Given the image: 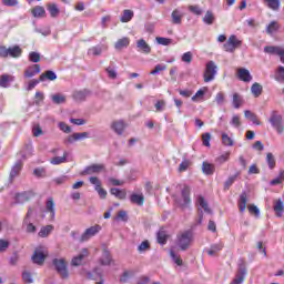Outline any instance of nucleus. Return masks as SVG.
Wrapping results in <instances>:
<instances>
[{
    "label": "nucleus",
    "instance_id": "f257e3e1",
    "mask_svg": "<svg viewBox=\"0 0 284 284\" xmlns=\"http://www.w3.org/2000/svg\"><path fill=\"white\" fill-rule=\"evenodd\" d=\"M191 192L192 189L190 187V185L184 184L180 195H174L173 205L182 211L187 210L190 205H192Z\"/></svg>",
    "mask_w": 284,
    "mask_h": 284
},
{
    "label": "nucleus",
    "instance_id": "f03ea898",
    "mask_svg": "<svg viewBox=\"0 0 284 284\" xmlns=\"http://www.w3.org/2000/svg\"><path fill=\"white\" fill-rule=\"evenodd\" d=\"M51 263L53 270L62 281H68V278H70V266L68 265L65 257H54Z\"/></svg>",
    "mask_w": 284,
    "mask_h": 284
},
{
    "label": "nucleus",
    "instance_id": "7ed1b4c3",
    "mask_svg": "<svg viewBox=\"0 0 284 284\" xmlns=\"http://www.w3.org/2000/svg\"><path fill=\"white\" fill-rule=\"evenodd\" d=\"M245 276H247V266L245 265V261L240 258L237 262V273L230 284H243L245 283Z\"/></svg>",
    "mask_w": 284,
    "mask_h": 284
},
{
    "label": "nucleus",
    "instance_id": "20e7f679",
    "mask_svg": "<svg viewBox=\"0 0 284 284\" xmlns=\"http://www.w3.org/2000/svg\"><path fill=\"white\" fill-rule=\"evenodd\" d=\"M242 45H243V41L240 40L236 36L232 34L223 44V50L224 52L234 53L236 52L237 48H241Z\"/></svg>",
    "mask_w": 284,
    "mask_h": 284
},
{
    "label": "nucleus",
    "instance_id": "39448f33",
    "mask_svg": "<svg viewBox=\"0 0 284 284\" xmlns=\"http://www.w3.org/2000/svg\"><path fill=\"white\" fill-rule=\"evenodd\" d=\"M268 121L272 128L276 130L277 134H283L284 132L283 115L278 114L277 111H272Z\"/></svg>",
    "mask_w": 284,
    "mask_h": 284
},
{
    "label": "nucleus",
    "instance_id": "423d86ee",
    "mask_svg": "<svg viewBox=\"0 0 284 284\" xmlns=\"http://www.w3.org/2000/svg\"><path fill=\"white\" fill-rule=\"evenodd\" d=\"M103 227L99 224L88 227L79 239V243H85L90 241V239H94L99 232H101Z\"/></svg>",
    "mask_w": 284,
    "mask_h": 284
},
{
    "label": "nucleus",
    "instance_id": "0eeeda50",
    "mask_svg": "<svg viewBox=\"0 0 284 284\" xmlns=\"http://www.w3.org/2000/svg\"><path fill=\"white\" fill-rule=\"evenodd\" d=\"M216 70H219L216 62L211 60L206 63V68L204 71V83H210V81H214V77H216Z\"/></svg>",
    "mask_w": 284,
    "mask_h": 284
},
{
    "label": "nucleus",
    "instance_id": "6e6552de",
    "mask_svg": "<svg viewBox=\"0 0 284 284\" xmlns=\"http://www.w3.org/2000/svg\"><path fill=\"white\" fill-rule=\"evenodd\" d=\"M192 244V232L186 231L180 235H178V245L181 250H187Z\"/></svg>",
    "mask_w": 284,
    "mask_h": 284
},
{
    "label": "nucleus",
    "instance_id": "1a4fd4ad",
    "mask_svg": "<svg viewBox=\"0 0 284 284\" xmlns=\"http://www.w3.org/2000/svg\"><path fill=\"white\" fill-rule=\"evenodd\" d=\"M105 172V164H91L84 169L82 174H101Z\"/></svg>",
    "mask_w": 284,
    "mask_h": 284
},
{
    "label": "nucleus",
    "instance_id": "9d476101",
    "mask_svg": "<svg viewBox=\"0 0 284 284\" xmlns=\"http://www.w3.org/2000/svg\"><path fill=\"white\" fill-rule=\"evenodd\" d=\"M45 258H48V254L39 250H36L31 256V261L34 265H43V263H45Z\"/></svg>",
    "mask_w": 284,
    "mask_h": 284
},
{
    "label": "nucleus",
    "instance_id": "9b49d317",
    "mask_svg": "<svg viewBox=\"0 0 284 284\" xmlns=\"http://www.w3.org/2000/svg\"><path fill=\"white\" fill-rule=\"evenodd\" d=\"M41 73V64H32L24 70V79H32Z\"/></svg>",
    "mask_w": 284,
    "mask_h": 284
},
{
    "label": "nucleus",
    "instance_id": "f8f14e48",
    "mask_svg": "<svg viewBox=\"0 0 284 284\" xmlns=\"http://www.w3.org/2000/svg\"><path fill=\"white\" fill-rule=\"evenodd\" d=\"M32 196H34V193L32 191H24L22 193H17L14 195V201L16 203H28V201H30Z\"/></svg>",
    "mask_w": 284,
    "mask_h": 284
},
{
    "label": "nucleus",
    "instance_id": "ddd939ff",
    "mask_svg": "<svg viewBox=\"0 0 284 284\" xmlns=\"http://www.w3.org/2000/svg\"><path fill=\"white\" fill-rule=\"evenodd\" d=\"M237 79L240 81H243L244 83H250L252 81V73H250V70L245 68L237 69Z\"/></svg>",
    "mask_w": 284,
    "mask_h": 284
},
{
    "label": "nucleus",
    "instance_id": "4468645a",
    "mask_svg": "<svg viewBox=\"0 0 284 284\" xmlns=\"http://www.w3.org/2000/svg\"><path fill=\"white\" fill-rule=\"evenodd\" d=\"M32 17L34 19H45L48 17V13L45 12V8L41 6H36L30 10Z\"/></svg>",
    "mask_w": 284,
    "mask_h": 284
},
{
    "label": "nucleus",
    "instance_id": "2eb2a0df",
    "mask_svg": "<svg viewBox=\"0 0 284 284\" xmlns=\"http://www.w3.org/2000/svg\"><path fill=\"white\" fill-rule=\"evenodd\" d=\"M264 52L266 54H275L276 57H283L284 48L276 47V45H266V47H264Z\"/></svg>",
    "mask_w": 284,
    "mask_h": 284
},
{
    "label": "nucleus",
    "instance_id": "dca6fc26",
    "mask_svg": "<svg viewBox=\"0 0 284 284\" xmlns=\"http://www.w3.org/2000/svg\"><path fill=\"white\" fill-rule=\"evenodd\" d=\"M136 48L139 52H143V54H150V52H152V48L144 39L138 40Z\"/></svg>",
    "mask_w": 284,
    "mask_h": 284
},
{
    "label": "nucleus",
    "instance_id": "f3484780",
    "mask_svg": "<svg viewBox=\"0 0 284 284\" xmlns=\"http://www.w3.org/2000/svg\"><path fill=\"white\" fill-rule=\"evenodd\" d=\"M111 129L114 131L115 134H123V131L125 130V122L123 120L114 121L111 124Z\"/></svg>",
    "mask_w": 284,
    "mask_h": 284
},
{
    "label": "nucleus",
    "instance_id": "a211bd4d",
    "mask_svg": "<svg viewBox=\"0 0 284 284\" xmlns=\"http://www.w3.org/2000/svg\"><path fill=\"white\" fill-rule=\"evenodd\" d=\"M47 10L51 17V19H57L59 14H61V10L59 9V6L54 2L47 4Z\"/></svg>",
    "mask_w": 284,
    "mask_h": 284
},
{
    "label": "nucleus",
    "instance_id": "6ab92c4d",
    "mask_svg": "<svg viewBox=\"0 0 284 284\" xmlns=\"http://www.w3.org/2000/svg\"><path fill=\"white\" fill-rule=\"evenodd\" d=\"M52 232H54V225L49 224L45 226H42L38 233V236L40 239H48V236H50V234H52Z\"/></svg>",
    "mask_w": 284,
    "mask_h": 284
},
{
    "label": "nucleus",
    "instance_id": "aec40b11",
    "mask_svg": "<svg viewBox=\"0 0 284 284\" xmlns=\"http://www.w3.org/2000/svg\"><path fill=\"white\" fill-rule=\"evenodd\" d=\"M171 19L174 26H181L183 23V13L179 9H174L171 13Z\"/></svg>",
    "mask_w": 284,
    "mask_h": 284
},
{
    "label": "nucleus",
    "instance_id": "412c9836",
    "mask_svg": "<svg viewBox=\"0 0 284 284\" xmlns=\"http://www.w3.org/2000/svg\"><path fill=\"white\" fill-rule=\"evenodd\" d=\"M103 277V271L100 267H95L91 272L87 273V278L90 281H99V278Z\"/></svg>",
    "mask_w": 284,
    "mask_h": 284
},
{
    "label": "nucleus",
    "instance_id": "4be33fe9",
    "mask_svg": "<svg viewBox=\"0 0 284 284\" xmlns=\"http://www.w3.org/2000/svg\"><path fill=\"white\" fill-rule=\"evenodd\" d=\"M110 194H112V196H115V199L123 201L128 196V191H125V189L121 190V189L113 187L110 190Z\"/></svg>",
    "mask_w": 284,
    "mask_h": 284
},
{
    "label": "nucleus",
    "instance_id": "5701e85b",
    "mask_svg": "<svg viewBox=\"0 0 284 284\" xmlns=\"http://www.w3.org/2000/svg\"><path fill=\"white\" fill-rule=\"evenodd\" d=\"M47 212H50L51 220L54 221V216L57 214V204H54L53 197H49L47 200Z\"/></svg>",
    "mask_w": 284,
    "mask_h": 284
},
{
    "label": "nucleus",
    "instance_id": "b1692460",
    "mask_svg": "<svg viewBox=\"0 0 284 284\" xmlns=\"http://www.w3.org/2000/svg\"><path fill=\"white\" fill-rule=\"evenodd\" d=\"M241 176V172H236L234 175H230L226 181L224 182V192H227L234 183H236V180Z\"/></svg>",
    "mask_w": 284,
    "mask_h": 284
},
{
    "label": "nucleus",
    "instance_id": "393cba45",
    "mask_svg": "<svg viewBox=\"0 0 284 284\" xmlns=\"http://www.w3.org/2000/svg\"><path fill=\"white\" fill-rule=\"evenodd\" d=\"M168 239H170L168 232H165L163 229H160L156 233V241L159 245H165L168 243Z\"/></svg>",
    "mask_w": 284,
    "mask_h": 284
},
{
    "label": "nucleus",
    "instance_id": "a878e982",
    "mask_svg": "<svg viewBox=\"0 0 284 284\" xmlns=\"http://www.w3.org/2000/svg\"><path fill=\"white\" fill-rule=\"evenodd\" d=\"M215 171H216V168L214 166V164L209 162L202 163V172L203 174H206V176H212V174H214Z\"/></svg>",
    "mask_w": 284,
    "mask_h": 284
},
{
    "label": "nucleus",
    "instance_id": "bb28decb",
    "mask_svg": "<svg viewBox=\"0 0 284 284\" xmlns=\"http://www.w3.org/2000/svg\"><path fill=\"white\" fill-rule=\"evenodd\" d=\"M21 54H23V49H21V47L17 44L13 47H9V57H11L12 59H19Z\"/></svg>",
    "mask_w": 284,
    "mask_h": 284
},
{
    "label": "nucleus",
    "instance_id": "cd10ccee",
    "mask_svg": "<svg viewBox=\"0 0 284 284\" xmlns=\"http://www.w3.org/2000/svg\"><path fill=\"white\" fill-rule=\"evenodd\" d=\"M237 205H239L240 212H244L245 210H247V193L246 192L241 193Z\"/></svg>",
    "mask_w": 284,
    "mask_h": 284
},
{
    "label": "nucleus",
    "instance_id": "c85d7f7f",
    "mask_svg": "<svg viewBox=\"0 0 284 284\" xmlns=\"http://www.w3.org/2000/svg\"><path fill=\"white\" fill-rule=\"evenodd\" d=\"M11 81H14V77L7 73L0 75V88H10Z\"/></svg>",
    "mask_w": 284,
    "mask_h": 284
},
{
    "label": "nucleus",
    "instance_id": "c756f323",
    "mask_svg": "<svg viewBox=\"0 0 284 284\" xmlns=\"http://www.w3.org/2000/svg\"><path fill=\"white\" fill-rule=\"evenodd\" d=\"M130 201H131V203H133L135 205L142 206L145 203V196H143V194L133 193L130 196Z\"/></svg>",
    "mask_w": 284,
    "mask_h": 284
},
{
    "label": "nucleus",
    "instance_id": "7c9ffc66",
    "mask_svg": "<svg viewBox=\"0 0 284 284\" xmlns=\"http://www.w3.org/2000/svg\"><path fill=\"white\" fill-rule=\"evenodd\" d=\"M85 256H88V251H84L83 253L74 256L71 260L72 267H79V265H81L83 263V258H85Z\"/></svg>",
    "mask_w": 284,
    "mask_h": 284
},
{
    "label": "nucleus",
    "instance_id": "2f4dec72",
    "mask_svg": "<svg viewBox=\"0 0 284 284\" xmlns=\"http://www.w3.org/2000/svg\"><path fill=\"white\" fill-rule=\"evenodd\" d=\"M273 210H274L276 216H278V217L283 216V212H284L283 200H275Z\"/></svg>",
    "mask_w": 284,
    "mask_h": 284
},
{
    "label": "nucleus",
    "instance_id": "473e14b6",
    "mask_svg": "<svg viewBox=\"0 0 284 284\" xmlns=\"http://www.w3.org/2000/svg\"><path fill=\"white\" fill-rule=\"evenodd\" d=\"M197 204L202 210H204V212H206V214H212V210L210 209V205L203 195L197 196Z\"/></svg>",
    "mask_w": 284,
    "mask_h": 284
},
{
    "label": "nucleus",
    "instance_id": "72a5a7b5",
    "mask_svg": "<svg viewBox=\"0 0 284 284\" xmlns=\"http://www.w3.org/2000/svg\"><path fill=\"white\" fill-rule=\"evenodd\" d=\"M68 162V153L67 151L63 152L62 156H54L50 160L51 165H61V163Z\"/></svg>",
    "mask_w": 284,
    "mask_h": 284
},
{
    "label": "nucleus",
    "instance_id": "f704fd0d",
    "mask_svg": "<svg viewBox=\"0 0 284 284\" xmlns=\"http://www.w3.org/2000/svg\"><path fill=\"white\" fill-rule=\"evenodd\" d=\"M133 17H134V11L130 9H125L122 13V17L120 18V21L121 23H130Z\"/></svg>",
    "mask_w": 284,
    "mask_h": 284
},
{
    "label": "nucleus",
    "instance_id": "c9c22d12",
    "mask_svg": "<svg viewBox=\"0 0 284 284\" xmlns=\"http://www.w3.org/2000/svg\"><path fill=\"white\" fill-rule=\"evenodd\" d=\"M130 45V38L124 37L122 39H119L115 43H114V48L115 50H123V48H128Z\"/></svg>",
    "mask_w": 284,
    "mask_h": 284
},
{
    "label": "nucleus",
    "instance_id": "e433bc0d",
    "mask_svg": "<svg viewBox=\"0 0 284 284\" xmlns=\"http://www.w3.org/2000/svg\"><path fill=\"white\" fill-rule=\"evenodd\" d=\"M251 92L255 99H258L263 94V85L260 83L255 82L251 87Z\"/></svg>",
    "mask_w": 284,
    "mask_h": 284
},
{
    "label": "nucleus",
    "instance_id": "4c0bfd02",
    "mask_svg": "<svg viewBox=\"0 0 284 284\" xmlns=\"http://www.w3.org/2000/svg\"><path fill=\"white\" fill-rule=\"evenodd\" d=\"M89 133L82 132V133H73L71 136H69L68 141L69 143H74L77 141H81L83 139H88Z\"/></svg>",
    "mask_w": 284,
    "mask_h": 284
},
{
    "label": "nucleus",
    "instance_id": "58836bf2",
    "mask_svg": "<svg viewBox=\"0 0 284 284\" xmlns=\"http://www.w3.org/2000/svg\"><path fill=\"white\" fill-rule=\"evenodd\" d=\"M21 170H23V162L19 161L12 166L10 178L14 179V176H19Z\"/></svg>",
    "mask_w": 284,
    "mask_h": 284
},
{
    "label": "nucleus",
    "instance_id": "ea45409f",
    "mask_svg": "<svg viewBox=\"0 0 284 284\" xmlns=\"http://www.w3.org/2000/svg\"><path fill=\"white\" fill-rule=\"evenodd\" d=\"M281 30V24L277 21H271L266 27V34H274V32H278Z\"/></svg>",
    "mask_w": 284,
    "mask_h": 284
},
{
    "label": "nucleus",
    "instance_id": "a19ab883",
    "mask_svg": "<svg viewBox=\"0 0 284 284\" xmlns=\"http://www.w3.org/2000/svg\"><path fill=\"white\" fill-rule=\"evenodd\" d=\"M101 265H110L112 263V255L108 250H104L102 256L100 257Z\"/></svg>",
    "mask_w": 284,
    "mask_h": 284
},
{
    "label": "nucleus",
    "instance_id": "79ce46f5",
    "mask_svg": "<svg viewBox=\"0 0 284 284\" xmlns=\"http://www.w3.org/2000/svg\"><path fill=\"white\" fill-rule=\"evenodd\" d=\"M45 79H48V81H57V73H54V71L48 70L40 75V81H45Z\"/></svg>",
    "mask_w": 284,
    "mask_h": 284
},
{
    "label": "nucleus",
    "instance_id": "37998d69",
    "mask_svg": "<svg viewBox=\"0 0 284 284\" xmlns=\"http://www.w3.org/2000/svg\"><path fill=\"white\" fill-rule=\"evenodd\" d=\"M132 276H134V271H124L120 276V283H130V278H132Z\"/></svg>",
    "mask_w": 284,
    "mask_h": 284
},
{
    "label": "nucleus",
    "instance_id": "c03bdc74",
    "mask_svg": "<svg viewBox=\"0 0 284 284\" xmlns=\"http://www.w3.org/2000/svg\"><path fill=\"white\" fill-rule=\"evenodd\" d=\"M244 116L246 119H250L255 125H261V121L258 120L256 114H254L252 111L250 110L244 111Z\"/></svg>",
    "mask_w": 284,
    "mask_h": 284
},
{
    "label": "nucleus",
    "instance_id": "a18cd8bd",
    "mask_svg": "<svg viewBox=\"0 0 284 284\" xmlns=\"http://www.w3.org/2000/svg\"><path fill=\"white\" fill-rule=\"evenodd\" d=\"M170 256L173 263H175V265H179V266L183 265V260L181 258V255L176 254V251L170 250Z\"/></svg>",
    "mask_w": 284,
    "mask_h": 284
},
{
    "label": "nucleus",
    "instance_id": "49530a36",
    "mask_svg": "<svg viewBox=\"0 0 284 284\" xmlns=\"http://www.w3.org/2000/svg\"><path fill=\"white\" fill-rule=\"evenodd\" d=\"M205 92H207V88L200 89L196 91V93L191 98L192 101H203V97H205Z\"/></svg>",
    "mask_w": 284,
    "mask_h": 284
},
{
    "label": "nucleus",
    "instance_id": "de8ad7c7",
    "mask_svg": "<svg viewBox=\"0 0 284 284\" xmlns=\"http://www.w3.org/2000/svg\"><path fill=\"white\" fill-rule=\"evenodd\" d=\"M283 182H284V170L281 169L278 176L271 180L270 185H281V183H283Z\"/></svg>",
    "mask_w": 284,
    "mask_h": 284
},
{
    "label": "nucleus",
    "instance_id": "09e8293b",
    "mask_svg": "<svg viewBox=\"0 0 284 284\" xmlns=\"http://www.w3.org/2000/svg\"><path fill=\"white\" fill-rule=\"evenodd\" d=\"M241 105H243V97H241V94H239V93H234L233 94V106L235 108V110H239V108H241Z\"/></svg>",
    "mask_w": 284,
    "mask_h": 284
},
{
    "label": "nucleus",
    "instance_id": "8fccbe9b",
    "mask_svg": "<svg viewBox=\"0 0 284 284\" xmlns=\"http://www.w3.org/2000/svg\"><path fill=\"white\" fill-rule=\"evenodd\" d=\"M266 163L270 170H274V168H276V158H274V154L272 153L266 154Z\"/></svg>",
    "mask_w": 284,
    "mask_h": 284
},
{
    "label": "nucleus",
    "instance_id": "3c124183",
    "mask_svg": "<svg viewBox=\"0 0 284 284\" xmlns=\"http://www.w3.org/2000/svg\"><path fill=\"white\" fill-rule=\"evenodd\" d=\"M203 23L206 26H212L214 23V13L212 11H206L205 16L202 18Z\"/></svg>",
    "mask_w": 284,
    "mask_h": 284
},
{
    "label": "nucleus",
    "instance_id": "603ef678",
    "mask_svg": "<svg viewBox=\"0 0 284 284\" xmlns=\"http://www.w3.org/2000/svg\"><path fill=\"white\" fill-rule=\"evenodd\" d=\"M271 10H278L281 8V0H264Z\"/></svg>",
    "mask_w": 284,
    "mask_h": 284
},
{
    "label": "nucleus",
    "instance_id": "864d4df0",
    "mask_svg": "<svg viewBox=\"0 0 284 284\" xmlns=\"http://www.w3.org/2000/svg\"><path fill=\"white\" fill-rule=\"evenodd\" d=\"M214 102L216 105H223L225 103V93L223 91L217 92Z\"/></svg>",
    "mask_w": 284,
    "mask_h": 284
},
{
    "label": "nucleus",
    "instance_id": "5fc2aeb1",
    "mask_svg": "<svg viewBox=\"0 0 284 284\" xmlns=\"http://www.w3.org/2000/svg\"><path fill=\"white\" fill-rule=\"evenodd\" d=\"M20 258L21 256L19 255V251H14L9 257V265H12V266L17 265Z\"/></svg>",
    "mask_w": 284,
    "mask_h": 284
},
{
    "label": "nucleus",
    "instance_id": "6e6d98bb",
    "mask_svg": "<svg viewBox=\"0 0 284 284\" xmlns=\"http://www.w3.org/2000/svg\"><path fill=\"white\" fill-rule=\"evenodd\" d=\"M87 98H88V92L85 91H75L73 93V99L75 101H85Z\"/></svg>",
    "mask_w": 284,
    "mask_h": 284
},
{
    "label": "nucleus",
    "instance_id": "4d7b16f0",
    "mask_svg": "<svg viewBox=\"0 0 284 284\" xmlns=\"http://www.w3.org/2000/svg\"><path fill=\"white\" fill-rule=\"evenodd\" d=\"M222 143L229 148H232V145H234V140H232L227 133H222Z\"/></svg>",
    "mask_w": 284,
    "mask_h": 284
},
{
    "label": "nucleus",
    "instance_id": "13d9d810",
    "mask_svg": "<svg viewBox=\"0 0 284 284\" xmlns=\"http://www.w3.org/2000/svg\"><path fill=\"white\" fill-rule=\"evenodd\" d=\"M22 281H23V283H34L32 273H30V271H23L22 272Z\"/></svg>",
    "mask_w": 284,
    "mask_h": 284
},
{
    "label": "nucleus",
    "instance_id": "bf43d9fd",
    "mask_svg": "<svg viewBox=\"0 0 284 284\" xmlns=\"http://www.w3.org/2000/svg\"><path fill=\"white\" fill-rule=\"evenodd\" d=\"M29 61H31V63H39V61H41V54L34 51L30 52Z\"/></svg>",
    "mask_w": 284,
    "mask_h": 284
},
{
    "label": "nucleus",
    "instance_id": "052dcab7",
    "mask_svg": "<svg viewBox=\"0 0 284 284\" xmlns=\"http://www.w3.org/2000/svg\"><path fill=\"white\" fill-rule=\"evenodd\" d=\"M212 141V134L210 133H203L202 134V143L205 148H210Z\"/></svg>",
    "mask_w": 284,
    "mask_h": 284
},
{
    "label": "nucleus",
    "instance_id": "680f3d73",
    "mask_svg": "<svg viewBox=\"0 0 284 284\" xmlns=\"http://www.w3.org/2000/svg\"><path fill=\"white\" fill-rule=\"evenodd\" d=\"M52 101L57 105H60V103H65V95L60 94V93L54 94V95H52Z\"/></svg>",
    "mask_w": 284,
    "mask_h": 284
},
{
    "label": "nucleus",
    "instance_id": "e2e57ef3",
    "mask_svg": "<svg viewBox=\"0 0 284 284\" xmlns=\"http://www.w3.org/2000/svg\"><path fill=\"white\" fill-rule=\"evenodd\" d=\"M155 41L159 43V45H171L172 43V39L163 37L155 38Z\"/></svg>",
    "mask_w": 284,
    "mask_h": 284
},
{
    "label": "nucleus",
    "instance_id": "0e129e2a",
    "mask_svg": "<svg viewBox=\"0 0 284 284\" xmlns=\"http://www.w3.org/2000/svg\"><path fill=\"white\" fill-rule=\"evenodd\" d=\"M165 70H168V65L156 64L155 68L150 72V74L155 75V74H159V72H163Z\"/></svg>",
    "mask_w": 284,
    "mask_h": 284
},
{
    "label": "nucleus",
    "instance_id": "69168bd1",
    "mask_svg": "<svg viewBox=\"0 0 284 284\" xmlns=\"http://www.w3.org/2000/svg\"><path fill=\"white\" fill-rule=\"evenodd\" d=\"M226 161H230V152H226L216 158V163H219L220 165L226 163Z\"/></svg>",
    "mask_w": 284,
    "mask_h": 284
},
{
    "label": "nucleus",
    "instance_id": "338daca9",
    "mask_svg": "<svg viewBox=\"0 0 284 284\" xmlns=\"http://www.w3.org/2000/svg\"><path fill=\"white\" fill-rule=\"evenodd\" d=\"M192 59H194V58H193L191 51H187V52H185V53L182 54V61H183V63H192Z\"/></svg>",
    "mask_w": 284,
    "mask_h": 284
},
{
    "label": "nucleus",
    "instance_id": "774afa93",
    "mask_svg": "<svg viewBox=\"0 0 284 284\" xmlns=\"http://www.w3.org/2000/svg\"><path fill=\"white\" fill-rule=\"evenodd\" d=\"M276 74V81H282L284 83V67H278Z\"/></svg>",
    "mask_w": 284,
    "mask_h": 284
}]
</instances>
